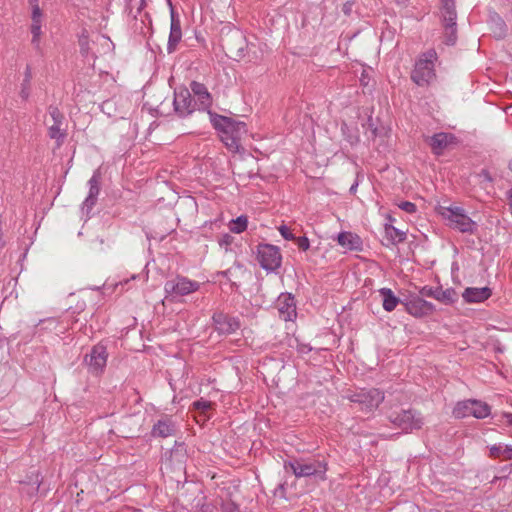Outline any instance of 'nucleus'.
Here are the masks:
<instances>
[{
	"label": "nucleus",
	"mask_w": 512,
	"mask_h": 512,
	"mask_svg": "<svg viewBox=\"0 0 512 512\" xmlns=\"http://www.w3.org/2000/svg\"><path fill=\"white\" fill-rule=\"evenodd\" d=\"M208 115L213 128L219 132L222 142L230 150H237L241 136L247 132L246 124L233 118L217 114L208 110Z\"/></svg>",
	"instance_id": "obj_1"
},
{
	"label": "nucleus",
	"mask_w": 512,
	"mask_h": 512,
	"mask_svg": "<svg viewBox=\"0 0 512 512\" xmlns=\"http://www.w3.org/2000/svg\"><path fill=\"white\" fill-rule=\"evenodd\" d=\"M284 468L290 469L296 478L312 477L315 481L327 479L328 463L321 457H299L284 462Z\"/></svg>",
	"instance_id": "obj_2"
},
{
	"label": "nucleus",
	"mask_w": 512,
	"mask_h": 512,
	"mask_svg": "<svg viewBox=\"0 0 512 512\" xmlns=\"http://www.w3.org/2000/svg\"><path fill=\"white\" fill-rule=\"evenodd\" d=\"M387 418L396 428L401 429L405 433L419 430L424 425L422 414L412 408L391 410L388 412Z\"/></svg>",
	"instance_id": "obj_3"
},
{
	"label": "nucleus",
	"mask_w": 512,
	"mask_h": 512,
	"mask_svg": "<svg viewBox=\"0 0 512 512\" xmlns=\"http://www.w3.org/2000/svg\"><path fill=\"white\" fill-rule=\"evenodd\" d=\"M437 60V53L429 49L420 55L411 73V79L418 86H426L435 78L434 62Z\"/></svg>",
	"instance_id": "obj_4"
},
{
	"label": "nucleus",
	"mask_w": 512,
	"mask_h": 512,
	"mask_svg": "<svg viewBox=\"0 0 512 512\" xmlns=\"http://www.w3.org/2000/svg\"><path fill=\"white\" fill-rule=\"evenodd\" d=\"M439 214L449 222V226L462 233L473 234L477 229V224L473 221L461 207H439Z\"/></svg>",
	"instance_id": "obj_5"
},
{
	"label": "nucleus",
	"mask_w": 512,
	"mask_h": 512,
	"mask_svg": "<svg viewBox=\"0 0 512 512\" xmlns=\"http://www.w3.org/2000/svg\"><path fill=\"white\" fill-rule=\"evenodd\" d=\"M222 46L226 55L235 61H240L248 56V43L245 35L239 29L229 31L222 38Z\"/></svg>",
	"instance_id": "obj_6"
},
{
	"label": "nucleus",
	"mask_w": 512,
	"mask_h": 512,
	"mask_svg": "<svg viewBox=\"0 0 512 512\" xmlns=\"http://www.w3.org/2000/svg\"><path fill=\"white\" fill-rule=\"evenodd\" d=\"M255 253L260 267L268 273L276 272L282 265V254L278 246L260 243Z\"/></svg>",
	"instance_id": "obj_7"
},
{
	"label": "nucleus",
	"mask_w": 512,
	"mask_h": 512,
	"mask_svg": "<svg viewBox=\"0 0 512 512\" xmlns=\"http://www.w3.org/2000/svg\"><path fill=\"white\" fill-rule=\"evenodd\" d=\"M345 398L358 404L362 411L371 412L384 401V393L377 388L360 389L347 394Z\"/></svg>",
	"instance_id": "obj_8"
},
{
	"label": "nucleus",
	"mask_w": 512,
	"mask_h": 512,
	"mask_svg": "<svg viewBox=\"0 0 512 512\" xmlns=\"http://www.w3.org/2000/svg\"><path fill=\"white\" fill-rule=\"evenodd\" d=\"M490 406L480 400L468 399L459 401L453 408L452 414L457 419L473 416L477 419H483L490 415Z\"/></svg>",
	"instance_id": "obj_9"
},
{
	"label": "nucleus",
	"mask_w": 512,
	"mask_h": 512,
	"mask_svg": "<svg viewBox=\"0 0 512 512\" xmlns=\"http://www.w3.org/2000/svg\"><path fill=\"white\" fill-rule=\"evenodd\" d=\"M197 102L192 98L191 92L186 87H179L174 91V112L180 118L190 116L196 110Z\"/></svg>",
	"instance_id": "obj_10"
},
{
	"label": "nucleus",
	"mask_w": 512,
	"mask_h": 512,
	"mask_svg": "<svg viewBox=\"0 0 512 512\" xmlns=\"http://www.w3.org/2000/svg\"><path fill=\"white\" fill-rule=\"evenodd\" d=\"M48 114L53 121L51 125H48V136L56 141L57 147H60L67 136V130L63 127L64 114L54 105L48 107Z\"/></svg>",
	"instance_id": "obj_11"
},
{
	"label": "nucleus",
	"mask_w": 512,
	"mask_h": 512,
	"mask_svg": "<svg viewBox=\"0 0 512 512\" xmlns=\"http://www.w3.org/2000/svg\"><path fill=\"white\" fill-rule=\"evenodd\" d=\"M199 288V282L184 276H177L174 279L168 280L164 285L165 292L173 297L189 295L199 290Z\"/></svg>",
	"instance_id": "obj_12"
},
{
	"label": "nucleus",
	"mask_w": 512,
	"mask_h": 512,
	"mask_svg": "<svg viewBox=\"0 0 512 512\" xmlns=\"http://www.w3.org/2000/svg\"><path fill=\"white\" fill-rule=\"evenodd\" d=\"M108 358L107 348L102 343L94 345L89 354L84 358V362L88 366L91 373L98 375L103 372L106 367Z\"/></svg>",
	"instance_id": "obj_13"
},
{
	"label": "nucleus",
	"mask_w": 512,
	"mask_h": 512,
	"mask_svg": "<svg viewBox=\"0 0 512 512\" xmlns=\"http://www.w3.org/2000/svg\"><path fill=\"white\" fill-rule=\"evenodd\" d=\"M422 297L434 298L445 305H451L458 299V294L454 288L430 287L424 286L419 291Z\"/></svg>",
	"instance_id": "obj_14"
},
{
	"label": "nucleus",
	"mask_w": 512,
	"mask_h": 512,
	"mask_svg": "<svg viewBox=\"0 0 512 512\" xmlns=\"http://www.w3.org/2000/svg\"><path fill=\"white\" fill-rule=\"evenodd\" d=\"M279 317L284 321H293L297 317L296 302L290 293H282L276 302Z\"/></svg>",
	"instance_id": "obj_15"
},
{
	"label": "nucleus",
	"mask_w": 512,
	"mask_h": 512,
	"mask_svg": "<svg viewBox=\"0 0 512 512\" xmlns=\"http://www.w3.org/2000/svg\"><path fill=\"white\" fill-rule=\"evenodd\" d=\"M404 305L410 315L418 318L429 316L435 311L434 304L420 296L410 298Z\"/></svg>",
	"instance_id": "obj_16"
},
{
	"label": "nucleus",
	"mask_w": 512,
	"mask_h": 512,
	"mask_svg": "<svg viewBox=\"0 0 512 512\" xmlns=\"http://www.w3.org/2000/svg\"><path fill=\"white\" fill-rule=\"evenodd\" d=\"M215 329L219 334L229 335L234 333L240 327V322L235 317H230L223 312H216L212 317Z\"/></svg>",
	"instance_id": "obj_17"
},
{
	"label": "nucleus",
	"mask_w": 512,
	"mask_h": 512,
	"mask_svg": "<svg viewBox=\"0 0 512 512\" xmlns=\"http://www.w3.org/2000/svg\"><path fill=\"white\" fill-rule=\"evenodd\" d=\"M189 90L197 98L195 101L197 102L198 110L208 113V110H211L213 100L207 87L203 83L192 81Z\"/></svg>",
	"instance_id": "obj_18"
},
{
	"label": "nucleus",
	"mask_w": 512,
	"mask_h": 512,
	"mask_svg": "<svg viewBox=\"0 0 512 512\" xmlns=\"http://www.w3.org/2000/svg\"><path fill=\"white\" fill-rule=\"evenodd\" d=\"M100 180V172L99 170H96L88 181L89 192L82 204V210L87 214L91 212L97 202L98 195L100 193Z\"/></svg>",
	"instance_id": "obj_19"
},
{
	"label": "nucleus",
	"mask_w": 512,
	"mask_h": 512,
	"mask_svg": "<svg viewBox=\"0 0 512 512\" xmlns=\"http://www.w3.org/2000/svg\"><path fill=\"white\" fill-rule=\"evenodd\" d=\"M170 18H171V24H170V33L167 43V52L169 54L173 53L177 45L182 39V30H181V23L178 14L174 10L173 7H171L170 11Z\"/></svg>",
	"instance_id": "obj_20"
},
{
	"label": "nucleus",
	"mask_w": 512,
	"mask_h": 512,
	"mask_svg": "<svg viewBox=\"0 0 512 512\" xmlns=\"http://www.w3.org/2000/svg\"><path fill=\"white\" fill-rule=\"evenodd\" d=\"M177 426L173 419L169 416H164L159 419L151 429L153 437L167 438L176 434Z\"/></svg>",
	"instance_id": "obj_21"
},
{
	"label": "nucleus",
	"mask_w": 512,
	"mask_h": 512,
	"mask_svg": "<svg viewBox=\"0 0 512 512\" xmlns=\"http://www.w3.org/2000/svg\"><path fill=\"white\" fill-rule=\"evenodd\" d=\"M457 138L451 133H435L429 139V145L435 155H442L443 151L452 144L456 143Z\"/></svg>",
	"instance_id": "obj_22"
},
{
	"label": "nucleus",
	"mask_w": 512,
	"mask_h": 512,
	"mask_svg": "<svg viewBox=\"0 0 512 512\" xmlns=\"http://www.w3.org/2000/svg\"><path fill=\"white\" fill-rule=\"evenodd\" d=\"M492 290L489 287H467L462 297L467 303H481L490 298Z\"/></svg>",
	"instance_id": "obj_23"
},
{
	"label": "nucleus",
	"mask_w": 512,
	"mask_h": 512,
	"mask_svg": "<svg viewBox=\"0 0 512 512\" xmlns=\"http://www.w3.org/2000/svg\"><path fill=\"white\" fill-rule=\"evenodd\" d=\"M441 13L446 29L455 31L457 12L455 0H441Z\"/></svg>",
	"instance_id": "obj_24"
},
{
	"label": "nucleus",
	"mask_w": 512,
	"mask_h": 512,
	"mask_svg": "<svg viewBox=\"0 0 512 512\" xmlns=\"http://www.w3.org/2000/svg\"><path fill=\"white\" fill-rule=\"evenodd\" d=\"M488 449L490 458L512 460V445L498 443L489 446Z\"/></svg>",
	"instance_id": "obj_25"
},
{
	"label": "nucleus",
	"mask_w": 512,
	"mask_h": 512,
	"mask_svg": "<svg viewBox=\"0 0 512 512\" xmlns=\"http://www.w3.org/2000/svg\"><path fill=\"white\" fill-rule=\"evenodd\" d=\"M380 296L383 299V309L387 312L393 311L396 306L400 303V299L395 296L393 291L390 288H381L378 290Z\"/></svg>",
	"instance_id": "obj_26"
},
{
	"label": "nucleus",
	"mask_w": 512,
	"mask_h": 512,
	"mask_svg": "<svg viewBox=\"0 0 512 512\" xmlns=\"http://www.w3.org/2000/svg\"><path fill=\"white\" fill-rule=\"evenodd\" d=\"M385 237L392 245L402 243L406 240V232L394 227L390 223L384 224Z\"/></svg>",
	"instance_id": "obj_27"
},
{
	"label": "nucleus",
	"mask_w": 512,
	"mask_h": 512,
	"mask_svg": "<svg viewBox=\"0 0 512 512\" xmlns=\"http://www.w3.org/2000/svg\"><path fill=\"white\" fill-rule=\"evenodd\" d=\"M337 241L339 245L350 249L358 250L360 247V238L351 232H341L338 234Z\"/></svg>",
	"instance_id": "obj_28"
},
{
	"label": "nucleus",
	"mask_w": 512,
	"mask_h": 512,
	"mask_svg": "<svg viewBox=\"0 0 512 512\" xmlns=\"http://www.w3.org/2000/svg\"><path fill=\"white\" fill-rule=\"evenodd\" d=\"M206 497L200 490H197V495L193 500L192 508L196 509L197 512H214V506L207 504Z\"/></svg>",
	"instance_id": "obj_29"
},
{
	"label": "nucleus",
	"mask_w": 512,
	"mask_h": 512,
	"mask_svg": "<svg viewBox=\"0 0 512 512\" xmlns=\"http://www.w3.org/2000/svg\"><path fill=\"white\" fill-rule=\"evenodd\" d=\"M32 79V73L30 66H27L24 72V79L21 84V91H20V97L23 100H27L30 95V82Z\"/></svg>",
	"instance_id": "obj_30"
},
{
	"label": "nucleus",
	"mask_w": 512,
	"mask_h": 512,
	"mask_svg": "<svg viewBox=\"0 0 512 512\" xmlns=\"http://www.w3.org/2000/svg\"><path fill=\"white\" fill-rule=\"evenodd\" d=\"M248 225L247 216L241 215L236 219H233L230 223V231L236 234L242 233L246 230Z\"/></svg>",
	"instance_id": "obj_31"
},
{
	"label": "nucleus",
	"mask_w": 512,
	"mask_h": 512,
	"mask_svg": "<svg viewBox=\"0 0 512 512\" xmlns=\"http://www.w3.org/2000/svg\"><path fill=\"white\" fill-rule=\"evenodd\" d=\"M32 44L39 47L41 35V22L33 21L31 24Z\"/></svg>",
	"instance_id": "obj_32"
},
{
	"label": "nucleus",
	"mask_w": 512,
	"mask_h": 512,
	"mask_svg": "<svg viewBox=\"0 0 512 512\" xmlns=\"http://www.w3.org/2000/svg\"><path fill=\"white\" fill-rule=\"evenodd\" d=\"M192 407L193 409L204 413L212 408V402L204 398H200L192 403Z\"/></svg>",
	"instance_id": "obj_33"
},
{
	"label": "nucleus",
	"mask_w": 512,
	"mask_h": 512,
	"mask_svg": "<svg viewBox=\"0 0 512 512\" xmlns=\"http://www.w3.org/2000/svg\"><path fill=\"white\" fill-rule=\"evenodd\" d=\"M398 207L409 214H413L417 211V206L410 201H402L398 204Z\"/></svg>",
	"instance_id": "obj_34"
},
{
	"label": "nucleus",
	"mask_w": 512,
	"mask_h": 512,
	"mask_svg": "<svg viewBox=\"0 0 512 512\" xmlns=\"http://www.w3.org/2000/svg\"><path fill=\"white\" fill-rule=\"evenodd\" d=\"M222 512H240L239 506L230 500L222 502Z\"/></svg>",
	"instance_id": "obj_35"
},
{
	"label": "nucleus",
	"mask_w": 512,
	"mask_h": 512,
	"mask_svg": "<svg viewBox=\"0 0 512 512\" xmlns=\"http://www.w3.org/2000/svg\"><path fill=\"white\" fill-rule=\"evenodd\" d=\"M296 241V244L298 248L302 251H307L310 247L309 239L306 236H301L294 239Z\"/></svg>",
	"instance_id": "obj_36"
},
{
	"label": "nucleus",
	"mask_w": 512,
	"mask_h": 512,
	"mask_svg": "<svg viewBox=\"0 0 512 512\" xmlns=\"http://www.w3.org/2000/svg\"><path fill=\"white\" fill-rule=\"evenodd\" d=\"M80 51L82 55L87 56L89 52L88 37L82 34L79 38Z\"/></svg>",
	"instance_id": "obj_37"
},
{
	"label": "nucleus",
	"mask_w": 512,
	"mask_h": 512,
	"mask_svg": "<svg viewBox=\"0 0 512 512\" xmlns=\"http://www.w3.org/2000/svg\"><path fill=\"white\" fill-rule=\"evenodd\" d=\"M281 236L285 239V240H294L295 239V236L294 234L291 232V230L289 229V227H287L286 225H281L279 228H278Z\"/></svg>",
	"instance_id": "obj_38"
},
{
	"label": "nucleus",
	"mask_w": 512,
	"mask_h": 512,
	"mask_svg": "<svg viewBox=\"0 0 512 512\" xmlns=\"http://www.w3.org/2000/svg\"><path fill=\"white\" fill-rule=\"evenodd\" d=\"M42 12L38 4H34L32 8L31 19L33 21L41 22Z\"/></svg>",
	"instance_id": "obj_39"
},
{
	"label": "nucleus",
	"mask_w": 512,
	"mask_h": 512,
	"mask_svg": "<svg viewBox=\"0 0 512 512\" xmlns=\"http://www.w3.org/2000/svg\"><path fill=\"white\" fill-rule=\"evenodd\" d=\"M354 4H355L354 0H349L343 4L342 12L344 13V15L350 16L352 14Z\"/></svg>",
	"instance_id": "obj_40"
},
{
	"label": "nucleus",
	"mask_w": 512,
	"mask_h": 512,
	"mask_svg": "<svg viewBox=\"0 0 512 512\" xmlns=\"http://www.w3.org/2000/svg\"><path fill=\"white\" fill-rule=\"evenodd\" d=\"M496 25L499 27L500 30L498 37H503L506 33V24L499 16H497Z\"/></svg>",
	"instance_id": "obj_41"
},
{
	"label": "nucleus",
	"mask_w": 512,
	"mask_h": 512,
	"mask_svg": "<svg viewBox=\"0 0 512 512\" xmlns=\"http://www.w3.org/2000/svg\"><path fill=\"white\" fill-rule=\"evenodd\" d=\"M367 126H368V129L371 131V134H372V137L375 138L377 136V127L375 126V124L373 123V118L372 116H369L368 117V120H367Z\"/></svg>",
	"instance_id": "obj_42"
},
{
	"label": "nucleus",
	"mask_w": 512,
	"mask_h": 512,
	"mask_svg": "<svg viewBox=\"0 0 512 512\" xmlns=\"http://www.w3.org/2000/svg\"><path fill=\"white\" fill-rule=\"evenodd\" d=\"M447 30H448V36H447L446 43L448 45H454L456 42V30L454 32L452 29H447Z\"/></svg>",
	"instance_id": "obj_43"
},
{
	"label": "nucleus",
	"mask_w": 512,
	"mask_h": 512,
	"mask_svg": "<svg viewBox=\"0 0 512 512\" xmlns=\"http://www.w3.org/2000/svg\"><path fill=\"white\" fill-rule=\"evenodd\" d=\"M479 176H480L484 181H487V182H489V183H491V182L493 181V178H492L491 174H490V173H489V171H488V170H486V169H483V170L480 172Z\"/></svg>",
	"instance_id": "obj_44"
},
{
	"label": "nucleus",
	"mask_w": 512,
	"mask_h": 512,
	"mask_svg": "<svg viewBox=\"0 0 512 512\" xmlns=\"http://www.w3.org/2000/svg\"><path fill=\"white\" fill-rule=\"evenodd\" d=\"M503 417L507 420L508 424L512 426V413H504Z\"/></svg>",
	"instance_id": "obj_45"
},
{
	"label": "nucleus",
	"mask_w": 512,
	"mask_h": 512,
	"mask_svg": "<svg viewBox=\"0 0 512 512\" xmlns=\"http://www.w3.org/2000/svg\"><path fill=\"white\" fill-rule=\"evenodd\" d=\"M230 239H231V236H229V235H225V236H224V238H223V240H222V241H220V245H222L223 243H225V244H229V243H230Z\"/></svg>",
	"instance_id": "obj_46"
},
{
	"label": "nucleus",
	"mask_w": 512,
	"mask_h": 512,
	"mask_svg": "<svg viewBox=\"0 0 512 512\" xmlns=\"http://www.w3.org/2000/svg\"><path fill=\"white\" fill-rule=\"evenodd\" d=\"M507 197L509 200V206L512 208V188L507 192Z\"/></svg>",
	"instance_id": "obj_47"
},
{
	"label": "nucleus",
	"mask_w": 512,
	"mask_h": 512,
	"mask_svg": "<svg viewBox=\"0 0 512 512\" xmlns=\"http://www.w3.org/2000/svg\"><path fill=\"white\" fill-rule=\"evenodd\" d=\"M358 182L356 181L352 186L350 187V193L354 194L357 190Z\"/></svg>",
	"instance_id": "obj_48"
},
{
	"label": "nucleus",
	"mask_w": 512,
	"mask_h": 512,
	"mask_svg": "<svg viewBox=\"0 0 512 512\" xmlns=\"http://www.w3.org/2000/svg\"><path fill=\"white\" fill-rule=\"evenodd\" d=\"M45 322H48L49 324H53V325L56 324V320L54 318H49L47 320H41L40 321V323H45Z\"/></svg>",
	"instance_id": "obj_49"
},
{
	"label": "nucleus",
	"mask_w": 512,
	"mask_h": 512,
	"mask_svg": "<svg viewBox=\"0 0 512 512\" xmlns=\"http://www.w3.org/2000/svg\"><path fill=\"white\" fill-rule=\"evenodd\" d=\"M502 470H503V472L511 473L512 472V464L503 467Z\"/></svg>",
	"instance_id": "obj_50"
},
{
	"label": "nucleus",
	"mask_w": 512,
	"mask_h": 512,
	"mask_svg": "<svg viewBox=\"0 0 512 512\" xmlns=\"http://www.w3.org/2000/svg\"><path fill=\"white\" fill-rule=\"evenodd\" d=\"M386 220H387L386 223H390V224H392L395 221V219L391 215H387Z\"/></svg>",
	"instance_id": "obj_51"
},
{
	"label": "nucleus",
	"mask_w": 512,
	"mask_h": 512,
	"mask_svg": "<svg viewBox=\"0 0 512 512\" xmlns=\"http://www.w3.org/2000/svg\"><path fill=\"white\" fill-rule=\"evenodd\" d=\"M408 508H410V509H412V510H415V506H414V505H412V504H409V505H408Z\"/></svg>",
	"instance_id": "obj_52"
},
{
	"label": "nucleus",
	"mask_w": 512,
	"mask_h": 512,
	"mask_svg": "<svg viewBox=\"0 0 512 512\" xmlns=\"http://www.w3.org/2000/svg\"><path fill=\"white\" fill-rule=\"evenodd\" d=\"M508 167H509V169L512 171V160L509 162Z\"/></svg>",
	"instance_id": "obj_53"
},
{
	"label": "nucleus",
	"mask_w": 512,
	"mask_h": 512,
	"mask_svg": "<svg viewBox=\"0 0 512 512\" xmlns=\"http://www.w3.org/2000/svg\"><path fill=\"white\" fill-rule=\"evenodd\" d=\"M167 1H168V4H169L170 8L173 7L172 3H171V0H167Z\"/></svg>",
	"instance_id": "obj_54"
}]
</instances>
